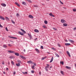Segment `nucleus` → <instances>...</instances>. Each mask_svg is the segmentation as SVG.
<instances>
[{"mask_svg": "<svg viewBox=\"0 0 76 76\" xmlns=\"http://www.w3.org/2000/svg\"><path fill=\"white\" fill-rule=\"evenodd\" d=\"M19 63H22V62L21 61H20V60H18L17 61Z\"/></svg>", "mask_w": 76, "mask_h": 76, "instance_id": "nucleus-30", "label": "nucleus"}, {"mask_svg": "<svg viewBox=\"0 0 76 76\" xmlns=\"http://www.w3.org/2000/svg\"><path fill=\"white\" fill-rule=\"evenodd\" d=\"M34 31L35 32H37V33H38V32H39V31L37 29H35L34 30Z\"/></svg>", "mask_w": 76, "mask_h": 76, "instance_id": "nucleus-14", "label": "nucleus"}, {"mask_svg": "<svg viewBox=\"0 0 76 76\" xmlns=\"http://www.w3.org/2000/svg\"><path fill=\"white\" fill-rule=\"evenodd\" d=\"M15 4L17 5L18 6V7H20V5L19 4H18V3L15 2Z\"/></svg>", "mask_w": 76, "mask_h": 76, "instance_id": "nucleus-19", "label": "nucleus"}, {"mask_svg": "<svg viewBox=\"0 0 76 76\" xmlns=\"http://www.w3.org/2000/svg\"><path fill=\"white\" fill-rule=\"evenodd\" d=\"M74 30H75L76 29V27H75L73 28Z\"/></svg>", "mask_w": 76, "mask_h": 76, "instance_id": "nucleus-58", "label": "nucleus"}, {"mask_svg": "<svg viewBox=\"0 0 76 76\" xmlns=\"http://www.w3.org/2000/svg\"><path fill=\"white\" fill-rule=\"evenodd\" d=\"M22 4H24V5H26V4L25 2H23Z\"/></svg>", "mask_w": 76, "mask_h": 76, "instance_id": "nucleus-27", "label": "nucleus"}, {"mask_svg": "<svg viewBox=\"0 0 76 76\" xmlns=\"http://www.w3.org/2000/svg\"><path fill=\"white\" fill-rule=\"evenodd\" d=\"M14 57H13V56H11L9 57V58L12 59Z\"/></svg>", "mask_w": 76, "mask_h": 76, "instance_id": "nucleus-25", "label": "nucleus"}, {"mask_svg": "<svg viewBox=\"0 0 76 76\" xmlns=\"http://www.w3.org/2000/svg\"><path fill=\"white\" fill-rule=\"evenodd\" d=\"M22 73H23V74L24 75H26L28 73V72H23Z\"/></svg>", "mask_w": 76, "mask_h": 76, "instance_id": "nucleus-26", "label": "nucleus"}, {"mask_svg": "<svg viewBox=\"0 0 76 76\" xmlns=\"http://www.w3.org/2000/svg\"><path fill=\"white\" fill-rule=\"evenodd\" d=\"M53 29H54V30H57V29L55 28H53Z\"/></svg>", "mask_w": 76, "mask_h": 76, "instance_id": "nucleus-47", "label": "nucleus"}, {"mask_svg": "<svg viewBox=\"0 0 76 76\" xmlns=\"http://www.w3.org/2000/svg\"><path fill=\"white\" fill-rule=\"evenodd\" d=\"M60 63L62 64V65H63L64 64V62L63 61H61Z\"/></svg>", "mask_w": 76, "mask_h": 76, "instance_id": "nucleus-33", "label": "nucleus"}, {"mask_svg": "<svg viewBox=\"0 0 76 76\" xmlns=\"http://www.w3.org/2000/svg\"><path fill=\"white\" fill-rule=\"evenodd\" d=\"M49 16H51L52 17H55V16L54 15H53L52 13H49Z\"/></svg>", "mask_w": 76, "mask_h": 76, "instance_id": "nucleus-12", "label": "nucleus"}, {"mask_svg": "<svg viewBox=\"0 0 76 76\" xmlns=\"http://www.w3.org/2000/svg\"><path fill=\"white\" fill-rule=\"evenodd\" d=\"M20 30L21 31H22V32H23V33H24V34H26V31H24V30L22 29H21Z\"/></svg>", "mask_w": 76, "mask_h": 76, "instance_id": "nucleus-15", "label": "nucleus"}, {"mask_svg": "<svg viewBox=\"0 0 76 76\" xmlns=\"http://www.w3.org/2000/svg\"><path fill=\"white\" fill-rule=\"evenodd\" d=\"M66 53L67 54H68V55L69 56V57H71V56H70V53H69V51H66Z\"/></svg>", "mask_w": 76, "mask_h": 76, "instance_id": "nucleus-13", "label": "nucleus"}, {"mask_svg": "<svg viewBox=\"0 0 76 76\" xmlns=\"http://www.w3.org/2000/svg\"><path fill=\"white\" fill-rule=\"evenodd\" d=\"M15 55L17 56H19V54L18 53H15Z\"/></svg>", "mask_w": 76, "mask_h": 76, "instance_id": "nucleus-20", "label": "nucleus"}, {"mask_svg": "<svg viewBox=\"0 0 76 76\" xmlns=\"http://www.w3.org/2000/svg\"><path fill=\"white\" fill-rule=\"evenodd\" d=\"M0 27H1V28H3V26L1 25V24H0Z\"/></svg>", "mask_w": 76, "mask_h": 76, "instance_id": "nucleus-50", "label": "nucleus"}, {"mask_svg": "<svg viewBox=\"0 0 76 76\" xmlns=\"http://www.w3.org/2000/svg\"><path fill=\"white\" fill-rule=\"evenodd\" d=\"M37 38H36V39H34V41H37Z\"/></svg>", "mask_w": 76, "mask_h": 76, "instance_id": "nucleus-56", "label": "nucleus"}, {"mask_svg": "<svg viewBox=\"0 0 76 76\" xmlns=\"http://www.w3.org/2000/svg\"><path fill=\"white\" fill-rule=\"evenodd\" d=\"M15 74H16V72H14L13 74L14 75H15Z\"/></svg>", "mask_w": 76, "mask_h": 76, "instance_id": "nucleus-57", "label": "nucleus"}, {"mask_svg": "<svg viewBox=\"0 0 76 76\" xmlns=\"http://www.w3.org/2000/svg\"><path fill=\"white\" fill-rule=\"evenodd\" d=\"M11 21H12V23H13L14 24H15V22H14L13 21V20H11Z\"/></svg>", "mask_w": 76, "mask_h": 76, "instance_id": "nucleus-35", "label": "nucleus"}, {"mask_svg": "<svg viewBox=\"0 0 76 76\" xmlns=\"http://www.w3.org/2000/svg\"><path fill=\"white\" fill-rule=\"evenodd\" d=\"M41 48H42V49H44V47H43V46H41Z\"/></svg>", "mask_w": 76, "mask_h": 76, "instance_id": "nucleus-45", "label": "nucleus"}, {"mask_svg": "<svg viewBox=\"0 0 76 76\" xmlns=\"http://www.w3.org/2000/svg\"><path fill=\"white\" fill-rule=\"evenodd\" d=\"M16 65L17 66L19 67V66H20V64L19 63L16 64Z\"/></svg>", "mask_w": 76, "mask_h": 76, "instance_id": "nucleus-29", "label": "nucleus"}, {"mask_svg": "<svg viewBox=\"0 0 76 76\" xmlns=\"http://www.w3.org/2000/svg\"><path fill=\"white\" fill-rule=\"evenodd\" d=\"M44 23L45 24H47V23H48V21H47V20H45Z\"/></svg>", "mask_w": 76, "mask_h": 76, "instance_id": "nucleus-28", "label": "nucleus"}, {"mask_svg": "<svg viewBox=\"0 0 76 76\" xmlns=\"http://www.w3.org/2000/svg\"><path fill=\"white\" fill-rule=\"evenodd\" d=\"M18 33L20 35H23V33H22V32H21L20 31H18Z\"/></svg>", "mask_w": 76, "mask_h": 76, "instance_id": "nucleus-10", "label": "nucleus"}, {"mask_svg": "<svg viewBox=\"0 0 76 76\" xmlns=\"http://www.w3.org/2000/svg\"><path fill=\"white\" fill-rule=\"evenodd\" d=\"M63 25L64 26H67V24L66 23H64Z\"/></svg>", "mask_w": 76, "mask_h": 76, "instance_id": "nucleus-23", "label": "nucleus"}, {"mask_svg": "<svg viewBox=\"0 0 76 76\" xmlns=\"http://www.w3.org/2000/svg\"><path fill=\"white\" fill-rule=\"evenodd\" d=\"M31 72L32 73H34V70H32L31 71Z\"/></svg>", "mask_w": 76, "mask_h": 76, "instance_id": "nucleus-43", "label": "nucleus"}, {"mask_svg": "<svg viewBox=\"0 0 76 76\" xmlns=\"http://www.w3.org/2000/svg\"><path fill=\"white\" fill-rule=\"evenodd\" d=\"M27 63H28L29 64H33V62L32 61H27Z\"/></svg>", "mask_w": 76, "mask_h": 76, "instance_id": "nucleus-3", "label": "nucleus"}, {"mask_svg": "<svg viewBox=\"0 0 76 76\" xmlns=\"http://www.w3.org/2000/svg\"><path fill=\"white\" fill-rule=\"evenodd\" d=\"M11 63L12 65H14L15 64H14V62H13V61H11Z\"/></svg>", "mask_w": 76, "mask_h": 76, "instance_id": "nucleus-37", "label": "nucleus"}, {"mask_svg": "<svg viewBox=\"0 0 76 76\" xmlns=\"http://www.w3.org/2000/svg\"><path fill=\"white\" fill-rule=\"evenodd\" d=\"M3 48H7V45H4L3 46Z\"/></svg>", "mask_w": 76, "mask_h": 76, "instance_id": "nucleus-31", "label": "nucleus"}, {"mask_svg": "<svg viewBox=\"0 0 76 76\" xmlns=\"http://www.w3.org/2000/svg\"><path fill=\"white\" fill-rule=\"evenodd\" d=\"M41 72H39V74L40 75H41Z\"/></svg>", "mask_w": 76, "mask_h": 76, "instance_id": "nucleus-62", "label": "nucleus"}, {"mask_svg": "<svg viewBox=\"0 0 76 76\" xmlns=\"http://www.w3.org/2000/svg\"><path fill=\"white\" fill-rule=\"evenodd\" d=\"M51 49H52V50H56V49L55 48H51Z\"/></svg>", "mask_w": 76, "mask_h": 76, "instance_id": "nucleus-38", "label": "nucleus"}, {"mask_svg": "<svg viewBox=\"0 0 76 76\" xmlns=\"http://www.w3.org/2000/svg\"><path fill=\"white\" fill-rule=\"evenodd\" d=\"M0 19H2V20H5V19L4 18L2 17V16H1L0 15Z\"/></svg>", "mask_w": 76, "mask_h": 76, "instance_id": "nucleus-6", "label": "nucleus"}, {"mask_svg": "<svg viewBox=\"0 0 76 76\" xmlns=\"http://www.w3.org/2000/svg\"><path fill=\"white\" fill-rule=\"evenodd\" d=\"M69 42H71V43H74V42H74V41H73L72 40L69 39Z\"/></svg>", "mask_w": 76, "mask_h": 76, "instance_id": "nucleus-11", "label": "nucleus"}, {"mask_svg": "<svg viewBox=\"0 0 76 76\" xmlns=\"http://www.w3.org/2000/svg\"><path fill=\"white\" fill-rule=\"evenodd\" d=\"M19 16H20V15H19V14L17 13V14H16V16L17 17H19Z\"/></svg>", "mask_w": 76, "mask_h": 76, "instance_id": "nucleus-36", "label": "nucleus"}, {"mask_svg": "<svg viewBox=\"0 0 76 76\" xmlns=\"http://www.w3.org/2000/svg\"><path fill=\"white\" fill-rule=\"evenodd\" d=\"M1 5L3 7H6V4L4 3L1 4Z\"/></svg>", "mask_w": 76, "mask_h": 76, "instance_id": "nucleus-7", "label": "nucleus"}, {"mask_svg": "<svg viewBox=\"0 0 76 76\" xmlns=\"http://www.w3.org/2000/svg\"><path fill=\"white\" fill-rule=\"evenodd\" d=\"M8 45L10 47H11V46H12V45H10V44H8Z\"/></svg>", "mask_w": 76, "mask_h": 76, "instance_id": "nucleus-48", "label": "nucleus"}, {"mask_svg": "<svg viewBox=\"0 0 76 76\" xmlns=\"http://www.w3.org/2000/svg\"><path fill=\"white\" fill-rule=\"evenodd\" d=\"M53 59H54V57H53V56H52L50 61V63H51L53 61Z\"/></svg>", "mask_w": 76, "mask_h": 76, "instance_id": "nucleus-16", "label": "nucleus"}, {"mask_svg": "<svg viewBox=\"0 0 76 76\" xmlns=\"http://www.w3.org/2000/svg\"><path fill=\"white\" fill-rule=\"evenodd\" d=\"M45 70H46V71H48V69H47V68H45Z\"/></svg>", "mask_w": 76, "mask_h": 76, "instance_id": "nucleus-52", "label": "nucleus"}, {"mask_svg": "<svg viewBox=\"0 0 76 76\" xmlns=\"http://www.w3.org/2000/svg\"><path fill=\"white\" fill-rule=\"evenodd\" d=\"M46 66H45V68H49V66H50V65H49V64H47L46 65Z\"/></svg>", "mask_w": 76, "mask_h": 76, "instance_id": "nucleus-21", "label": "nucleus"}, {"mask_svg": "<svg viewBox=\"0 0 76 76\" xmlns=\"http://www.w3.org/2000/svg\"><path fill=\"white\" fill-rule=\"evenodd\" d=\"M73 12H75L76 11V9H73Z\"/></svg>", "mask_w": 76, "mask_h": 76, "instance_id": "nucleus-40", "label": "nucleus"}, {"mask_svg": "<svg viewBox=\"0 0 76 76\" xmlns=\"http://www.w3.org/2000/svg\"><path fill=\"white\" fill-rule=\"evenodd\" d=\"M45 57H43L42 58V60H44V59H45Z\"/></svg>", "mask_w": 76, "mask_h": 76, "instance_id": "nucleus-51", "label": "nucleus"}, {"mask_svg": "<svg viewBox=\"0 0 76 76\" xmlns=\"http://www.w3.org/2000/svg\"><path fill=\"white\" fill-rule=\"evenodd\" d=\"M2 64H4V62H3L2 63Z\"/></svg>", "mask_w": 76, "mask_h": 76, "instance_id": "nucleus-64", "label": "nucleus"}, {"mask_svg": "<svg viewBox=\"0 0 76 76\" xmlns=\"http://www.w3.org/2000/svg\"><path fill=\"white\" fill-rule=\"evenodd\" d=\"M61 73L62 74V75H64V74L63 73V72L62 71H60Z\"/></svg>", "mask_w": 76, "mask_h": 76, "instance_id": "nucleus-32", "label": "nucleus"}, {"mask_svg": "<svg viewBox=\"0 0 76 76\" xmlns=\"http://www.w3.org/2000/svg\"><path fill=\"white\" fill-rule=\"evenodd\" d=\"M3 74H6V72H3Z\"/></svg>", "mask_w": 76, "mask_h": 76, "instance_id": "nucleus-63", "label": "nucleus"}, {"mask_svg": "<svg viewBox=\"0 0 76 76\" xmlns=\"http://www.w3.org/2000/svg\"><path fill=\"white\" fill-rule=\"evenodd\" d=\"M8 53H15V52L14 51L10 50H8Z\"/></svg>", "mask_w": 76, "mask_h": 76, "instance_id": "nucleus-1", "label": "nucleus"}, {"mask_svg": "<svg viewBox=\"0 0 76 76\" xmlns=\"http://www.w3.org/2000/svg\"><path fill=\"white\" fill-rule=\"evenodd\" d=\"M34 66L33 65L32 66V69H35V68H34Z\"/></svg>", "mask_w": 76, "mask_h": 76, "instance_id": "nucleus-42", "label": "nucleus"}, {"mask_svg": "<svg viewBox=\"0 0 76 76\" xmlns=\"http://www.w3.org/2000/svg\"><path fill=\"white\" fill-rule=\"evenodd\" d=\"M9 38H12V39H17V38L15 37H11L10 36H9Z\"/></svg>", "mask_w": 76, "mask_h": 76, "instance_id": "nucleus-4", "label": "nucleus"}, {"mask_svg": "<svg viewBox=\"0 0 76 76\" xmlns=\"http://www.w3.org/2000/svg\"><path fill=\"white\" fill-rule=\"evenodd\" d=\"M5 19L7 20H8L9 21V18H8L7 17H5Z\"/></svg>", "mask_w": 76, "mask_h": 76, "instance_id": "nucleus-24", "label": "nucleus"}, {"mask_svg": "<svg viewBox=\"0 0 76 76\" xmlns=\"http://www.w3.org/2000/svg\"><path fill=\"white\" fill-rule=\"evenodd\" d=\"M55 54L56 56H57V57H59V55H58V54L57 53H55Z\"/></svg>", "mask_w": 76, "mask_h": 76, "instance_id": "nucleus-22", "label": "nucleus"}, {"mask_svg": "<svg viewBox=\"0 0 76 76\" xmlns=\"http://www.w3.org/2000/svg\"><path fill=\"white\" fill-rule=\"evenodd\" d=\"M23 51H24V53H25V52L26 51V50H25V49H24Z\"/></svg>", "mask_w": 76, "mask_h": 76, "instance_id": "nucleus-59", "label": "nucleus"}, {"mask_svg": "<svg viewBox=\"0 0 76 76\" xmlns=\"http://www.w3.org/2000/svg\"><path fill=\"white\" fill-rule=\"evenodd\" d=\"M20 57L22 59H25L26 58H25V57H24L22 55H20Z\"/></svg>", "mask_w": 76, "mask_h": 76, "instance_id": "nucleus-8", "label": "nucleus"}, {"mask_svg": "<svg viewBox=\"0 0 76 76\" xmlns=\"http://www.w3.org/2000/svg\"><path fill=\"white\" fill-rule=\"evenodd\" d=\"M10 41L11 42H12L13 43L14 42L13 41H12L11 40H10Z\"/></svg>", "mask_w": 76, "mask_h": 76, "instance_id": "nucleus-61", "label": "nucleus"}, {"mask_svg": "<svg viewBox=\"0 0 76 76\" xmlns=\"http://www.w3.org/2000/svg\"><path fill=\"white\" fill-rule=\"evenodd\" d=\"M65 67L66 68V69H71V67L68 66H66Z\"/></svg>", "mask_w": 76, "mask_h": 76, "instance_id": "nucleus-17", "label": "nucleus"}, {"mask_svg": "<svg viewBox=\"0 0 76 76\" xmlns=\"http://www.w3.org/2000/svg\"><path fill=\"white\" fill-rule=\"evenodd\" d=\"M59 1L61 4H63V3L60 0Z\"/></svg>", "mask_w": 76, "mask_h": 76, "instance_id": "nucleus-41", "label": "nucleus"}, {"mask_svg": "<svg viewBox=\"0 0 76 76\" xmlns=\"http://www.w3.org/2000/svg\"><path fill=\"white\" fill-rule=\"evenodd\" d=\"M61 22L62 23H65V22H66L65 20L63 19L61 20Z\"/></svg>", "mask_w": 76, "mask_h": 76, "instance_id": "nucleus-5", "label": "nucleus"}, {"mask_svg": "<svg viewBox=\"0 0 76 76\" xmlns=\"http://www.w3.org/2000/svg\"><path fill=\"white\" fill-rule=\"evenodd\" d=\"M5 29H6V31H9V30H8V29H7V28L6 27L5 28Z\"/></svg>", "mask_w": 76, "mask_h": 76, "instance_id": "nucleus-44", "label": "nucleus"}, {"mask_svg": "<svg viewBox=\"0 0 76 76\" xmlns=\"http://www.w3.org/2000/svg\"><path fill=\"white\" fill-rule=\"evenodd\" d=\"M28 34L29 37L31 36V34H29V33H28Z\"/></svg>", "mask_w": 76, "mask_h": 76, "instance_id": "nucleus-55", "label": "nucleus"}, {"mask_svg": "<svg viewBox=\"0 0 76 76\" xmlns=\"http://www.w3.org/2000/svg\"><path fill=\"white\" fill-rule=\"evenodd\" d=\"M33 64L34 65V66H36V65H37V64H36V63H34Z\"/></svg>", "mask_w": 76, "mask_h": 76, "instance_id": "nucleus-54", "label": "nucleus"}, {"mask_svg": "<svg viewBox=\"0 0 76 76\" xmlns=\"http://www.w3.org/2000/svg\"><path fill=\"white\" fill-rule=\"evenodd\" d=\"M65 45H66L67 46H69V45H70V44L68 43H65Z\"/></svg>", "mask_w": 76, "mask_h": 76, "instance_id": "nucleus-18", "label": "nucleus"}, {"mask_svg": "<svg viewBox=\"0 0 76 76\" xmlns=\"http://www.w3.org/2000/svg\"><path fill=\"white\" fill-rule=\"evenodd\" d=\"M6 70H9V68H7Z\"/></svg>", "mask_w": 76, "mask_h": 76, "instance_id": "nucleus-60", "label": "nucleus"}, {"mask_svg": "<svg viewBox=\"0 0 76 76\" xmlns=\"http://www.w3.org/2000/svg\"><path fill=\"white\" fill-rule=\"evenodd\" d=\"M28 18L31 19H34V17L32 15H28Z\"/></svg>", "mask_w": 76, "mask_h": 76, "instance_id": "nucleus-2", "label": "nucleus"}, {"mask_svg": "<svg viewBox=\"0 0 76 76\" xmlns=\"http://www.w3.org/2000/svg\"><path fill=\"white\" fill-rule=\"evenodd\" d=\"M34 7H37V6L34 5Z\"/></svg>", "mask_w": 76, "mask_h": 76, "instance_id": "nucleus-53", "label": "nucleus"}, {"mask_svg": "<svg viewBox=\"0 0 76 76\" xmlns=\"http://www.w3.org/2000/svg\"><path fill=\"white\" fill-rule=\"evenodd\" d=\"M35 50L37 53H40V52L39 51V50H38V49L36 48L35 49Z\"/></svg>", "mask_w": 76, "mask_h": 76, "instance_id": "nucleus-9", "label": "nucleus"}, {"mask_svg": "<svg viewBox=\"0 0 76 76\" xmlns=\"http://www.w3.org/2000/svg\"><path fill=\"white\" fill-rule=\"evenodd\" d=\"M58 46L59 47H61V45H60L59 44H57Z\"/></svg>", "mask_w": 76, "mask_h": 76, "instance_id": "nucleus-39", "label": "nucleus"}, {"mask_svg": "<svg viewBox=\"0 0 76 76\" xmlns=\"http://www.w3.org/2000/svg\"><path fill=\"white\" fill-rule=\"evenodd\" d=\"M27 1H28V2H30V3H32V1H31V0H26Z\"/></svg>", "mask_w": 76, "mask_h": 76, "instance_id": "nucleus-34", "label": "nucleus"}, {"mask_svg": "<svg viewBox=\"0 0 76 76\" xmlns=\"http://www.w3.org/2000/svg\"><path fill=\"white\" fill-rule=\"evenodd\" d=\"M29 37L30 38V39H31V38H32V36H29Z\"/></svg>", "mask_w": 76, "mask_h": 76, "instance_id": "nucleus-49", "label": "nucleus"}, {"mask_svg": "<svg viewBox=\"0 0 76 76\" xmlns=\"http://www.w3.org/2000/svg\"><path fill=\"white\" fill-rule=\"evenodd\" d=\"M43 27L44 28H46V26L45 25L43 26Z\"/></svg>", "mask_w": 76, "mask_h": 76, "instance_id": "nucleus-46", "label": "nucleus"}]
</instances>
